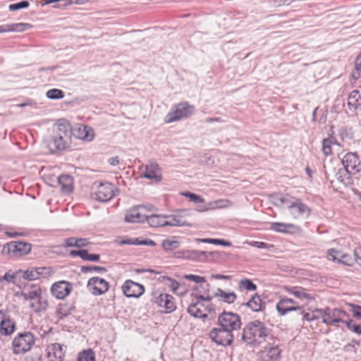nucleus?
Returning a JSON list of instances; mask_svg holds the SVG:
<instances>
[{
    "label": "nucleus",
    "instance_id": "1",
    "mask_svg": "<svg viewBox=\"0 0 361 361\" xmlns=\"http://www.w3.org/2000/svg\"><path fill=\"white\" fill-rule=\"evenodd\" d=\"M73 128L66 121H59L52 128L51 137L47 146L50 153L54 154L68 148L72 144Z\"/></svg>",
    "mask_w": 361,
    "mask_h": 361
},
{
    "label": "nucleus",
    "instance_id": "2",
    "mask_svg": "<svg viewBox=\"0 0 361 361\" xmlns=\"http://www.w3.org/2000/svg\"><path fill=\"white\" fill-rule=\"evenodd\" d=\"M147 223L151 227H181L190 226L183 212L171 214H147Z\"/></svg>",
    "mask_w": 361,
    "mask_h": 361
},
{
    "label": "nucleus",
    "instance_id": "3",
    "mask_svg": "<svg viewBox=\"0 0 361 361\" xmlns=\"http://www.w3.org/2000/svg\"><path fill=\"white\" fill-rule=\"evenodd\" d=\"M16 295L28 301L30 308L35 312H44L49 307L48 300L39 287H35L27 293H19Z\"/></svg>",
    "mask_w": 361,
    "mask_h": 361
},
{
    "label": "nucleus",
    "instance_id": "4",
    "mask_svg": "<svg viewBox=\"0 0 361 361\" xmlns=\"http://www.w3.org/2000/svg\"><path fill=\"white\" fill-rule=\"evenodd\" d=\"M267 335L264 326L259 322L255 321L245 326L243 329L242 338L248 345L259 343Z\"/></svg>",
    "mask_w": 361,
    "mask_h": 361
},
{
    "label": "nucleus",
    "instance_id": "5",
    "mask_svg": "<svg viewBox=\"0 0 361 361\" xmlns=\"http://www.w3.org/2000/svg\"><path fill=\"white\" fill-rule=\"evenodd\" d=\"M150 206L138 204L127 209L124 212L123 221L127 224H142L147 222V214L152 212Z\"/></svg>",
    "mask_w": 361,
    "mask_h": 361
},
{
    "label": "nucleus",
    "instance_id": "6",
    "mask_svg": "<svg viewBox=\"0 0 361 361\" xmlns=\"http://www.w3.org/2000/svg\"><path fill=\"white\" fill-rule=\"evenodd\" d=\"M90 195L96 201L107 202L115 195V188L109 182L96 181L92 185Z\"/></svg>",
    "mask_w": 361,
    "mask_h": 361
},
{
    "label": "nucleus",
    "instance_id": "7",
    "mask_svg": "<svg viewBox=\"0 0 361 361\" xmlns=\"http://www.w3.org/2000/svg\"><path fill=\"white\" fill-rule=\"evenodd\" d=\"M195 111L194 106L188 102H181L173 106L165 116L166 123H172L191 116Z\"/></svg>",
    "mask_w": 361,
    "mask_h": 361
},
{
    "label": "nucleus",
    "instance_id": "8",
    "mask_svg": "<svg viewBox=\"0 0 361 361\" xmlns=\"http://www.w3.org/2000/svg\"><path fill=\"white\" fill-rule=\"evenodd\" d=\"M151 301L165 314L171 313L176 309L173 296L159 290L152 293Z\"/></svg>",
    "mask_w": 361,
    "mask_h": 361
},
{
    "label": "nucleus",
    "instance_id": "9",
    "mask_svg": "<svg viewBox=\"0 0 361 361\" xmlns=\"http://www.w3.org/2000/svg\"><path fill=\"white\" fill-rule=\"evenodd\" d=\"M326 258L328 261L345 266H353L355 260L348 251L343 247H331L326 250Z\"/></svg>",
    "mask_w": 361,
    "mask_h": 361
},
{
    "label": "nucleus",
    "instance_id": "10",
    "mask_svg": "<svg viewBox=\"0 0 361 361\" xmlns=\"http://www.w3.org/2000/svg\"><path fill=\"white\" fill-rule=\"evenodd\" d=\"M16 274L26 281H37L49 278L53 275L54 271L50 267H30L26 269L18 270Z\"/></svg>",
    "mask_w": 361,
    "mask_h": 361
},
{
    "label": "nucleus",
    "instance_id": "11",
    "mask_svg": "<svg viewBox=\"0 0 361 361\" xmlns=\"http://www.w3.org/2000/svg\"><path fill=\"white\" fill-rule=\"evenodd\" d=\"M35 343L33 335L30 332L20 334L12 341V350L14 354L19 355L29 351Z\"/></svg>",
    "mask_w": 361,
    "mask_h": 361
},
{
    "label": "nucleus",
    "instance_id": "12",
    "mask_svg": "<svg viewBox=\"0 0 361 361\" xmlns=\"http://www.w3.org/2000/svg\"><path fill=\"white\" fill-rule=\"evenodd\" d=\"M344 317H349L348 314L339 308L331 309L326 307L322 309V323L325 325H337L338 324H345Z\"/></svg>",
    "mask_w": 361,
    "mask_h": 361
},
{
    "label": "nucleus",
    "instance_id": "13",
    "mask_svg": "<svg viewBox=\"0 0 361 361\" xmlns=\"http://www.w3.org/2000/svg\"><path fill=\"white\" fill-rule=\"evenodd\" d=\"M218 325L231 332L239 329L241 326V319L240 316L232 312H223L217 317Z\"/></svg>",
    "mask_w": 361,
    "mask_h": 361
},
{
    "label": "nucleus",
    "instance_id": "14",
    "mask_svg": "<svg viewBox=\"0 0 361 361\" xmlns=\"http://www.w3.org/2000/svg\"><path fill=\"white\" fill-rule=\"evenodd\" d=\"M204 300H195L188 307V313L192 317L203 321L208 319V314L213 312L211 305H205Z\"/></svg>",
    "mask_w": 361,
    "mask_h": 361
},
{
    "label": "nucleus",
    "instance_id": "15",
    "mask_svg": "<svg viewBox=\"0 0 361 361\" xmlns=\"http://www.w3.org/2000/svg\"><path fill=\"white\" fill-rule=\"evenodd\" d=\"M310 212V209L298 199L293 200L288 209V214L291 219L295 221L306 219L309 216Z\"/></svg>",
    "mask_w": 361,
    "mask_h": 361
},
{
    "label": "nucleus",
    "instance_id": "16",
    "mask_svg": "<svg viewBox=\"0 0 361 361\" xmlns=\"http://www.w3.org/2000/svg\"><path fill=\"white\" fill-rule=\"evenodd\" d=\"M88 291L94 296L105 294L109 290V282L99 276H92L87 282Z\"/></svg>",
    "mask_w": 361,
    "mask_h": 361
},
{
    "label": "nucleus",
    "instance_id": "17",
    "mask_svg": "<svg viewBox=\"0 0 361 361\" xmlns=\"http://www.w3.org/2000/svg\"><path fill=\"white\" fill-rule=\"evenodd\" d=\"M211 340L218 345L228 346L233 342V334L223 328L214 327L209 333Z\"/></svg>",
    "mask_w": 361,
    "mask_h": 361
},
{
    "label": "nucleus",
    "instance_id": "18",
    "mask_svg": "<svg viewBox=\"0 0 361 361\" xmlns=\"http://www.w3.org/2000/svg\"><path fill=\"white\" fill-rule=\"evenodd\" d=\"M72 284L67 281H59L54 283L50 288L51 295L56 300H64L71 293Z\"/></svg>",
    "mask_w": 361,
    "mask_h": 361
},
{
    "label": "nucleus",
    "instance_id": "19",
    "mask_svg": "<svg viewBox=\"0 0 361 361\" xmlns=\"http://www.w3.org/2000/svg\"><path fill=\"white\" fill-rule=\"evenodd\" d=\"M342 166L350 174L355 175L361 171V161L354 153H347L341 159Z\"/></svg>",
    "mask_w": 361,
    "mask_h": 361
},
{
    "label": "nucleus",
    "instance_id": "20",
    "mask_svg": "<svg viewBox=\"0 0 361 361\" xmlns=\"http://www.w3.org/2000/svg\"><path fill=\"white\" fill-rule=\"evenodd\" d=\"M123 295L128 298H138L145 293L143 285L130 280L126 281L121 286Z\"/></svg>",
    "mask_w": 361,
    "mask_h": 361
},
{
    "label": "nucleus",
    "instance_id": "21",
    "mask_svg": "<svg viewBox=\"0 0 361 361\" xmlns=\"http://www.w3.org/2000/svg\"><path fill=\"white\" fill-rule=\"evenodd\" d=\"M276 309L280 316H285L289 312H297L301 310V306L296 302L287 297H281L276 305Z\"/></svg>",
    "mask_w": 361,
    "mask_h": 361
},
{
    "label": "nucleus",
    "instance_id": "22",
    "mask_svg": "<svg viewBox=\"0 0 361 361\" xmlns=\"http://www.w3.org/2000/svg\"><path fill=\"white\" fill-rule=\"evenodd\" d=\"M352 174L343 166L334 169L331 176V184L334 186H347L352 183Z\"/></svg>",
    "mask_w": 361,
    "mask_h": 361
},
{
    "label": "nucleus",
    "instance_id": "23",
    "mask_svg": "<svg viewBox=\"0 0 361 361\" xmlns=\"http://www.w3.org/2000/svg\"><path fill=\"white\" fill-rule=\"evenodd\" d=\"M73 135L85 142H91L95 138L94 130L87 125L79 124L73 129Z\"/></svg>",
    "mask_w": 361,
    "mask_h": 361
},
{
    "label": "nucleus",
    "instance_id": "24",
    "mask_svg": "<svg viewBox=\"0 0 361 361\" xmlns=\"http://www.w3.org/2000/svg\"><path fill=\"white\" fill-rule=\"evenodd\" d=\"M66 353V346L61 343H51L46 348V355L49 361H63Z\"/></svg>",
    "mask_w": 361,
    "mask_h": 361
},
{
    "label": "nucleus",
    "instance_id": "25",
    "mask_svg": "<svg viewBox=\"0 0 361 361\" xmlns=\"http://www.w3.org/2000/svg\"><path fill=\"white\" fill-rule=\"evenodd\" d=\"M8 254L15 257L28 255L31 251V245L27 243L14 241L4 246Z\"/></svg>",
    "mask_w": 361,
    "mask_h": 361
},
{
    "label": "nucleus",
    "instance_id": "26",
    "mask_svg": "<svg viewBox=\"0 0 361 361\" xmlns=\"http://www.w3.org/2000/svg\"><path fill=\"white\" fill-rule=\"evenodd\" d=\"M348 306L352 312L353 317L361 320V306L353 303H348ZM345 322L346 327L353 333L361 335V324L355 323L351 319L348 318Z\"/></svg>",
    "mask_w": 361,
    "mask_h": 361
},
{
    "label": "nucleus",
    "instance_id": "27",
    "mask_svg": "<svg viewBox=\"0 0 361 361\" xmlns=\"http://www.w3.org/2000/svg\"><path fill=\"white\" fill-rule=\"evenodd\" d=\"M16 322L4 311L0 310V334L7 336L16 331Z\"/></svg>",
    "mask_w": 361,
    "mask_h": 361
},
{
    "label": "nucleus",
    "instance_id": "28",
    "mask_svg": "<svg viewBox=\"0 0 361 361\" xmlns=\"http://www.w3.org/2000/svg\"><path fill=\"white\" fill-rule=\"evenodd\" d=\"M281 358V350L278 346L269 345L259 353V361H279Z\"/></svg>",
    "mask_w": 361,
    "mask_h": 361
},
{
    "label": "nucleus",
    "instance_id": "29",
    "mask_svg": "<svg viewBox=\"0 0 361 361\" xmlns=\"http://www.w3.org/2000/svg\"><path fill=\"white\" fill-rule=\"evenodd\" d=\"M58 186L62 194L68 195L73 193L75 188L74 179L68 174H61L57 178Z\"/></svg>",
    "mask_w": 361,
    "mask_h": 361
},
{
    "label": "nucleus",
    "instance_id": "30",
    "mask_svg": "<svg viewBox=\"0 0 361 361\" xmlns=\"http://www.w3.org/2000/svg\"><path fill=\"white\" fill-rule=\"evenodd\" d=\"M199 287L195 286L192 288V295L195 300H204L210 302L214 298V295L211 294L210 284L206 281V283Z\"/></svg>",
    "mask_w": 361,
    "mask_h": 361
},
{
    "label": "nucleus",
    "instance_id": "31",
    "mask_svg": "<svg viewBox=\"0 0 361 361\" xmlns=\"http://www.w3.org/2000/svg\"><path fill=\"white\" fill-rule=\"evenodd\" d=\"M300 314L302 319L306 322H312L322 317V309L310 305L301 307Z\"/></svg>",
    "mask_w": 361,
    "mask_h": 361
},
{
    "label": "nucleus",
    "instance_id": "32",
    "mask_svg": "<svg viewBox=\"0 0 361 361\" xmlns=\"http://www.w3.org/2000/svg\"><path fill=\"white\" fill-rule=\"evenodd\" d=\"M269 201L273 205L279 207H286L288 209V206L291 204L292 201L295 198L291 197L288 195H283L279 193L271 194L268 197Z\"/></svg>",
    "mask_w": 361,
    "mask_h": 361
},
{
    "label": "nucleus",
    "instance_id": "33",
    "mask_svg": "<svg viewBox=\"0 0 361 361\" xmlns=\"http://www.w3.org/2000/svg\"><path fill=\"white\" fill-rule=\"evenodd\" d=\"M214 298L220 302L233 305L237 300V295L234 291H225L221 288H217L214 294Z\"/></svg>",
    "mask_w": 361,
    "mask_h": 361
},
{
    "label": "nucleus",
    "instance_id": "34",
    "mask_svg": "<svg viewBox=\"0 0 361 361\" xmlns=\"http://www.w3.org/2000/svg\"><path fill=\"white\" fill-rule=\"evenodd\" d=\"M143 177L152 181L159 182L162 179V173L158 164L150 163L145 167Z\"/></svg>",
    "mask_w": 361,
    "mask_h": 361
},
{
    "label": "nucleus",
    "instance_id": "35",
    "mask_svg": "<svg viewBox=\"0 0 361 361\" xmlns=\"http://www.w3.org/2000/svg\"><path fill=\"white\" fill-rule=\"evenodd\" d=\"M270 230L276 233H293L299 231V228L293 224L277 221L271 224Z\"/></svg>",
    "mask_w": 361,
    "mask_h": 361
},
{
    "label": "nucleus",
    "instance_id": "36",
    "mask_svg": "<svg viewBox=\"0 0 361 361\" xmlns=\"http://www.w3.org/2000/svg\"><path fill=\"white\" fill-rule=\"evenodd\" d=\"M284 290L296 298L299 299L301 301L306 300L307 302H314L315 298L305 292L304 290L297 288V287H284Z\"/></svg>",
    "mask_w": 361,
    "mask_h": 361
},
{
    "label": "nucleus",
    "instance_id": "37",
    "mask_svg": "<svg viewBox=\"0 0 361 361\" xmlns=\"http://www.w3.org/2000/svg\"><path fill=\"white\" fill-rule=\"evenodd\" d=\"M200 256H205V252L195 250H183L177 252V257L186 260L197 261Z\"/></svg>",
    "mask_w": 361,
    "mask_h": 361
},
{
    "label": "nucleus",
    "instance_id": "38",
    "mask_svg": "<svg viewBox=\"0 0 361 361\" xmlns=\"http://www.w3.org/2000/svg\"><path fill=\"white\" fill-rule=\"evenodd\" d=\"M167 286L171 291L178 296H184L187 293L188 290L185 286L174 279H172Z\"/></svg>",
    "mask_w": 361,
    "mask_h": 361
},
{
    "label": "nucleus",
    "instance_id": "39",
    "mask_svg": "<svg viewBox=\"0 0 361 361\" xmlns=\"http://www.w3.org/2000/svg\"><path fill=\"white\" fill-rule=\"evenodd\" d=\"M71 256H79L81 259L86 261L98 262L99 260V255L97 254H90L85 250L79 251H71L70 252Z\"/></svg>",
    "mask_w": 361,
    "mask_h": 361
},
{
    "label": "nucleus",
    "instance_id": "40",
    "mask_svg": "<svg viewBox=\"0 0 361 361\" xmlns=\"http://www.w3.org/2000/svg\"><path fill=\"white\" fill-rule=\"evenodd\" d=\"M334 145H339L336 140L332 137L325 138L322 141V152L325 156H329L332 154Z\"/></svg>",
    "mask_w": 361,
    "mask_h": 361
},
{
    "label": "nucleus",
    "instance_id": "41",
    "mask_svg": "<svg viewBox=\"0 0 361 361\" xmlns=\"http://www.w3.org/2000/svg\"><path fill=\"white\" fill-rule=\"evenodd\" d=\"M65 245L69 247H82L88 245V241L85 238H70L66 240Z\"/></svg>",
    "mask_w": 361,
    "mask_h": 361
},
{
    "label": "nucleus",
    "instance_id": "42",
    "mask_svg": "<svg viewBox=\"0 0 361 361\" xmlns=\"http://www.w3.org/2000/svg\"><path fill=\"white\" fill-rule=\"evenodd\" d=\"M348 106L353 109L361 107V95L357 91H353L350 93L348 101Z\"/></svg>",
    "mask_w": 361,
    "mask_h": 361
},
{
    "label": "nucleus",
    "instance_id": "43",
    "mask_svg": "<svg viewBox=\"0 0 361 361\" xmlns=\"http://www.w3.org/2000/svg\"><path fill=\"white\" fill-rule=\"evenodd\" d=\"M179 245V242L175 239V238H166L162 240L161 247L162 250L166 252H169L172 250L177 247Z\"/></svg>",
    "mask_w": 361,
    "mask_h": 361
},
{
    "label": "nucleus",
    "instance_id": "44",
    "mask_svg": "<svg viewBox=\"0 0 361 361\" xmlns=\"http://www.w3.org/2000/svg\"><path fill=\"white\" fill-rule=\"evenodd\" d=\"M32 25L26 23H18L9 25L8 26L7 32H22L30 29Z\"/></svg>",
    "mask_w": 361,
    "mask_h": 361
},
{
    "label": "nucleus",
    "instance_id": "45",
    "mask_svg": "<svg viewBox=\"0 0 361 361\" xmlns=\"http://www.w3.org/2000/svg\"><path fill=\"white\" fill-rule=\"evenodd\" d=\"M56 314L59 319H63L71 314L70 307L66 304H60L56 307Z\"/></svg>",
    "mask_w": 361,
    "mask_h": 361
},
{
    "label": "nucleus",
    "instance_id": "46",
    "mask_svg": "<svg viewBox=\"0 0 361 361\" xmlns=\"http://www.w3.org/2000/svg\"><path fill=\"white\" fill-rule=\"evenodd\" d=\"M247 306L253 312H259L262 309V300L259 296H254L247 302Z\"/></svg>",
    "mask_w": 361,
    "mask_h": 361
},
{
    "label": "nucleus",
    "instance_id": "47",
    "mask_svg": "<svg viewBox=\"0 0 361 361\" xmlns=\"http://www.w3.org/2000/svg\"><path fill=\"white\" fill-rule=\"evenodd\" d=\"M197 241L202 242L203 243H209L216 245H222L226 247H230L231 245L229 241H226L221 239L216 238H198L196 240Z\"/></svg>",
    "mask_w": 361,
    "mask_h": 361
},
{
    "label": "nucleus",
    "instance_id": "48",
    "mask_svg": "<svg viewBox=\"0 0 361 361\" xmlns=\"http://www.w3.org/2000/svg\"><path fill=\"white\" fill-rule=\"evenodd\" d=\"M77 361H95L94 353L91 349L85 350L78 355Z\"/></svg>",
    "mask_w": 361,
    "mask_h": 361
},
{
    "label": "nucleus",
    "instance_id": "49",
    "mask_svg": "<svg viewBox=\"0 0 361 361\" xmlns=\"http://www.w3.org/2000/svg\"><path fill=\"white\" fill-rule=\"evenodd\" d=\"M46 97L50 100H58L64 97V93L59 89L53 88L47 91Z\"/></svg>",
    "mask_w": 361,
    "mask_h": 361
},
{
    "label": "nucleus",
    "instance_id": "50",
    "mask_svg": "<svg viewBox=\"0 0 361 361\" xmlns=\"http://www.w3.org/2000/svg\"><path fill=\"white\" fill-rule=\"evenodd\" d=\"M231 202L227 199H219L209 203L212 209H224L231 206Z\"/></svg>",
    "mask_w": 361,
    "mask_h": 361
},
{
    "label": "nucleus",
    "instance_id": "51",
    "mask_svg": "<svg viewBox=\"0 0 361 361\" xmlns=\"http://www.w3.org/2000/svg\"><path fill=\"white\" fill-rule=\"evenodd\" d=\"M184 279L188 281H192L197 284L206 283L207 281L205 276L192 274H185L184 276Z\"/></svg>",
    "mask_w": 361,
    "mask_h": 361
},
{
    "label": "nucleus",
    "instance_id": "52",
    "mask_svg": "<svg viewBox=\"0 0 361 361\" xmlns=\"http://www.w3.org/2000/svg\"><path fill=\"white\" fill-rule=\"evenodd\" d=\"M239 286L240 287L249 291H255L257 289V286L248 279H241L239 282Z\"/></svg>",
    "mask_w": 361,
    "mask_h": 361
},
{
    "label": "nucleus",
    "instance_id": "53",
    "mask_svg": "<svg viewBox=\"0 0 361 361\" xmlns=\"http://www.w3.org/2000/svg\"><path fill=\"white\" fill-rule=\"evenodd\" d=\"M30 6L28 1H22L16 4H12L8 6L10 11L15 12L20 9H26Z\"/></svg>",
    "mask_w": 361,
    "mask_h": 361
},
{
    "label": "nucleus",
    "instance_id": "54",
    "mask_svg": "<svg viewBox=\"0 0 361 361\" xmlns=\"http://www.w3.org/2000/svg\"><path fill=\"white\" fill-rule=\"evenodd\" d=\"M353 77L355 79L357 78H361V52L357 56L355 59Z\"/></svg>",
    "mask_w": 361,
    "mask_h": 361
},
{
    "label": "nucleus",
    "instance_id": "55",
    "mask_svg": "<svg viewBox=\"0 0 361 361\" xmlns=\"http://www.w3.org/2000/svg\"><path fill=\"white\" fill-rule=\"evenodd\" d=\"M121 244H123V245H129V244L144 245H148V246H152V247H155L157 245L156 243L150 239H146V240H144L142 241H135V242H131L130 240H126V241L121 242Z\"/></svg>",
    "mask_w": 361,
    "mask_h": 361
},
{
    "label": "nucleus",
    "instance_id": "56",
    "mask_svg": "<svg viewBox=\"0 0 361 361\" xmlns=\"http://www.w3.org/2000/svg\"><path fill=\"white\" fill-rule=\"evenodd\" d=\"M16 279V274L11 272V271H7L0 279V281H6L7 283H14Z\"/></svg>",
    "mask_w": 361,
    "mask_h": 361
},
{
    "label": "nucleus",
    "instance_id": "57",
    "mask_svg": "<svg viewBox=\"0 0 361 361\" xmlns=\"http://www.w3.org/2000/svg\"><path fill=\"white\" fill-rule=\"evenodd\" d=\"M185 196L195 203L202 204L204 202V199L202 196L195 193H186Z\"/></svg>",
    "mask_w": 361,
    "mask_h": 361
},
{
    "label": "nucleus",
    "instance_id": "58",
    "mask_svg": "<svg viewBox=\"0 0 361 361\" xmlns=\"http://www.w3.org/2000/svg\"><path fill=\"white\" fill-rule=\"evenodd\" d=\"M212 280H222V281H230L231 277L228 275H224L220 274H212L210 275Z\"/></svg>",
    "mask_w": 361,
    "mask_h": 361
},
{
    "label": "nucleus",
    "instance_id": "59",
    "mask_svg": "<svg viewBox=\"0 0 361 361\" xmlns=\"http://www.w3.org/2000/svg\"><path fill=\"white\" fill-rule=\"evenodd\" d=\"M86 271L90 272H96V273H104L106 271V268L103 267H90L85 269Z\"/></svg>",
    "mask_w": 361,
    "mask_h": 361
},
{
    "label": "nucleus",
    "instance_id": "60",
    "mask_svg": "<svg viewBox=\"0 0 361 361\" xmlns=\"http://www.w3.org/2000/svg\"><path fill=\"white\" fill-rule=\"evenodd\" d=\"M354 260L361 268V249L355 250L354 251Z\"/></svg>",
    "mask_w": 361,
    "mask_h": 361
},
{
    "label": "nucleus",
    "instance_id": "61",
    "mask_svg": "<svg viewBox=\"0 0 361 361\" xmlns=\"http://www.w3.org/2000/svg\"><path fill=\"white\" fill-rule=\"evenodd\" d=\"M172 279L173 278L169 277L168 276H161L159 278V281L164 283L165 285H168Z\"/></svg>",
    "mask_w": 361,
    "mask_h": 361
},
{
    "label": "nucleus",
    "instance_id": "62",
    "mask_svg": "<svg viewBox=\"0 0 361 361\" xmlns=\"http://www.w3.org/2000/svg\"><path fill=\"white\" fill-rule=\"evenodd\" d=\"M109 163L111 166H116L119 163V159L117 157H111V159H109Z\"/></svg>",
    "mask_w": 361,
    "mask_h": 361
},
{
    "label": "nucleus",
    "instance_id": "63",
    "mask_svg": "<svg viewBox=\"0 0 361 361\" xmlns=\"http://www.w3.org/2000/svg\"><path fill=\"white\" fill-rule=\"evenodd\" d=\"M252 246L257 248H264L266 247V244L263 242H254L252 243Z\"/></svg>",
    "mask_w": 361,
    "mask_h": 361
},
{
    "label": "nucleus",
    "instance_id": "64",
    "mask_svg": "<svg viewBox=\"0 0 361 361\" xmlns=\"http://www.w3.org/2000/svg\"><path fill=\"white\" fill-rule=\"evenodd\" d=\"M25 361H42V360L39 356L35 355L27 357Z\"/></svg>",
    "mask_w": 361,
    "mask_h": 361
}]
</instances>
